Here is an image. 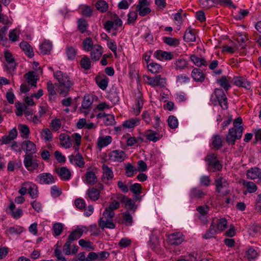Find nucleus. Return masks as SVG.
Returning a JSON list of instances; mask_svg holds the SVG:
<instances>
[{"mask_svg":"<svg viewBox=\"0 0 261 261\" xmlns=\"http://www.w3.org/2000/svg\"><path fill=\"white\" fill-rule=\"evenodd\" d=\"M191 76L193 79L197 82L202 83L205 79V74L199 68H195L191 72Z\"/></svg>","mask_w":261,"mask_h":261,"instance_id":"26","label":"nucleus"},{"mask_svg":"<svg viewBox=\"0 0 261 261\" xmlns=\"http://www.w3.org/2000/svg\"><path fill=\"white\" fill-rule=\"evenodd\" d=\"M176 82L180 84L188 83L190 82V78L185 74H181L176 76Z\"/></svg>","mask_w":261,"mask_h":261,"instance_id":"63","label":"nucleus"},{"mask_svg":"<svg viewBox=\"0 0 261 261\" xmlns=\"http://www.w3.org/2000/svg\"><path fill=\"white\" fill-rule=\"evenodd\" d=\"M214 96L222 109L223 110H227L228 109L227 98L223 90L221 89H216L214 93L211 95V99H212Z\"/></svg>","mask_w":261,"mask_h":261,"instance_id":"6","label":"nucleus"},{"mask_svg":"<svg viewBox=\"0 0 261 261\" xmlns=\"http://www.w3.org/2000/svg\"><path fill=\"white\" fill-rule=\"evenodd\" d=\"M61 145L65 149L70 148L72 145V140L74 142L73 146L75 151H78L81 145L82 136L79 133H74L71 137L65 134L62 133L59 136Z\"/></svg>","mask_w":261,"mask_h":261,"instance_id":"1","label":"nucleus"},{"mask_svg":"<svg viewBox=\"0 0 261 261\" xmlns=\"http://www.w3.org/2000/svg\"><path fill=\"white\" fill-rule=\"evenodd\" d=\"M12 217L15 219H19L23 215L22 210L20 208H16L15 204L11 202L9 206Z\"/></svg>","mask_w":261,"mask_h":261,"instance_id":"29","label":"nucleus"},{"mask_svg":"<svg viewBox=\"0 0 261 261\" xmlns=\"http://www.w3.org/2000/svg\"><path fill=\"white\" fill-rule=\"evenodd\" d=\"M50 126L54 131H58L61 126V121L60 119L56 118L51 120Z\"/></svg>","mask_w":261,"mask_h":261,"instance_id":"64","label":"nucleus"},{"mask_svg":"<svg viewBox=\"0 0 261 261\" xmlns=\"http://www.w3.org/2000/svg\"><path fill=\"white\" fill-rule=\"evenodd\" d=\"M20 32L17 29L11 30L9 33V39L12 42H15L18 40L19 37Z\"/></svg>","mask_w":261,"mask_h":261,"instance_id":"59","label":"nucleus"},{"mask_svg":"<svg viewBox=\"0 0 261 261\" xmlns=\"http://www.w3.org/2000/svg\"><path fill=\"white\" fill-rule=\"evenodd\" d=\"M147 67L149 71L152 73L159 72L162 69V66L156 63H151Z\"/></svg>","mask_w":261,"mask_h":261,"instance_id":"58","label":"nucleus"},{"mask_svg":"<svg viewBox=\"0 0 261 261\" xmlns=\"http://www.w3.org/2000/svg\"><path fill=\"white\" fill-rule=\"evenodd\" d=\"M83 180L85 184L93 186L97 183L98 178L94 171L88 170L83 178Z\"/></svg>","mask_w":261,"mask_h":261,"instance_id":"19","label":"nucleus"},{"mask_svg":"<svg viewBox=\"0 0 261 261\" xmlns=\"http://www.w3.org/2000/svg\"><path fill=\"white\" fill-rule=\"evenodd\" d=\"M5 58L7 63L6 65L7 69L9 71L14 70L15 68L16 64L12 54L8 51H6L5 53Z\"/></svg>","mask_w":261,"mask_h":261,"instance_id":"24","label":"nucleus"},{"mask_svg":"<svg viewBox=\"0 0 261 261\" xmlns=\"http://www.w3.org/2000/svg\"><path fill=\"white\" fill-rule=\"evenodd\" d=\"M55 177L49 172H43L39 174L36 177L35 181L40 185H52L56 182Z\"/></svg>","mask_w":261,"mask_h":261,"instance_id":"8","label":"nucleus"},{"mask_svg":"<svg viewBox=\"0 0 261 261\" xmlns=\"http://www.w3.org/2000/svg\"><path fill=\"white\" fill-rule=\"evenodd\" d=\"M154 57L160 61L170 60L173 58V55L170 52L162 50H156L154 54Z\"/></svg>","mask_w":261,"mask_h":261,"instance_id":"25","label":"nucleus"},{"mask_svg":"<svg viewBox=\"0 0 261 261\" xmlns=\"http://www.w3.org/2000/svg\"><path fill=\"white\" fill-rule=\"evenodd\" d=\"M184 39L187 42H194L196 40V36L192 29L189 28L185 32Z\"/></svg>","mask_w":261,"mask_h":261,"instance_id":"45","label":"nucleus"},{"mask_svg":"<svg viewBox=\"0 0 261 261\" xmlns=\"http://www.w3.org/2000/svg\"><path fill=\"white\" fill-rule=\"evenodd\" d=\"M258 256V252L253 247H250L246 251V256L249 260L256 258Z\"/></svg>","mask_w":261,"mask_h":261,"instance_id":"44","label":"nucleus"},{"mask_svg":"<svg viewBox=\"0 0 261 261\" xmlns=\"http://www.w3.org/2000/svg\"><path fill=\"white\" fill-rule=\"evenodd\" d=\"M231 78L227 76H222L217 80V83L219 85L226 91H227L231 87Z\"/></svg>","mask_w":261,"mask_h":261,"instance_id":"35","label":"nucleus"},{"mask_svg":"<svg viewBox=\"0 0 261 261\" xmlns=\"http://www.w3.org/2000/svg\"><path fill=\"white\" fill-rule=\"evenodd\" d=\"M67 58L69 60H73L75 57L76 54V50L72 46H68L66 50Z\"/></svg>","mask_w":261,"mask_h":261,"instance_id":"60","label":"nucleus"},{"mask_svg":"<svg viewBox=\"0 0 261 261\" xmlns=\"http://www.w3.org/2000/svg\"><path fill=\"white\" fill-rule=\"evenodd\" d=\"M205 160L208 166L212 167L214 172L220 171L222 168V164L218 160L217 155L215 153L208 154Z\"/></svg>","mask_w":261,"mask_h":261,"instance_id":"7","label":"nucleus"},{"mask_svg":"<svg viewBox=\"0 0 261 261\" xmlns=\"http://www.w3.org/2000/svg\"><path fill=\"white\" fill-rule=\"evenodd\" d=\"M222 138L220 135L217 134L213 135L212 138V143L216 150H218L222 147Z\"/></svg>","mask_w":261,"mask_h":261,"instance_id":"40","label":"nucleus"},{"mask_svg":"<svg viewBox=\"0 0 261 261\" xmlns=\"http://www.w3.org/2000/svg\"><path fill=\"white\" fill-rule=\"evenodd\" d=\"M247 177L250 179L258 178L261 181V170L257 167H253L247 171Z\"/></svg>","mask_w":261,"mask_h":261,"instance_id":"27","label":"nucleus"},{"mask_svg":"<svg viewBox=\"0 0 261 261\" xmlns=\"http://www.w3.org/2000/svg\"><path fill=\"white\" fill-rule=\"evenodd\" d=\"M83 49L86 51H90L93 46V42L92 40L89 38L87 37L84 40L83 42Z\"/></svg>","mask_w":261,"mask_h":261,"instance_id":"50","label":"nucleus"},{"mask_svg":"<svg viewBox=\"0 0 261 261\" xmlns=\"http://www.w3.org/2000/svg\"><path fill=\"white\" fill-rule=\"evenodd\" d=\"M112 138L110 136H101L98 138L97 145L98 148H102L112 143Z\"/></svg>","mask_w":261,"mask_h":261,"instance_id":"28","label":"nucleus"},{"mask_svg":"<svg viewBox=\"0 0 261 261\" xmlns=\"http://www.w3.org/2000/svg\"><path fill=\"white\" fill-rule=\"evenodd\" d=\"M205 195V193L201 189L193 188L190 190L189 196L191 198L200 199Z\"/></svg>","mask_w":261,"mask_h":261,"instance_id":"38","label":"nucleus"},{"mask_svg":"<svg viewBox=\"0 0 261 261\" xmlns=\"http://www.w3.org/2000/svg\"><path fill=\"white\" fill-rule=\"evenodd\" d=\"M53 229L54 236H59L63 231V225L60 223H56L54 224Z\"/></svg>","mask_w":261,"mask_h":261,"instance_id":"61","label":"nucleus"},{"mask_svg":"<svg viewBox=\"0 0 261 261\" xmlns=\"http://www.w3.org/2000/svg\"><path fill=\"white\" fill-rule=\"evenodd\" d=\"M81 67L85 69H89L91 67V61L90 59L85 56L81 60Z\"/></svg>","mask_w":261,"mask_h":261,"instance_id":"62","label":"nucleus"},{"mask_svg":"<svg viewBox=\"0 0 261 261\" xmlns=\"http://www.w3.org/2000/svg\"><path fill=\"white\" fill-rule=\"evenodd\" d=\"M119 198L122 202L125 204V206L126 208L134 211L136 208L135 202L130 198L122 195L120 196Z\"/></svg>","mask_w":261,"mask_h":261,"instance_id":"33","label":"nucleus"},{"mask_svg":"<svg viewBox=\"0 0 261 261\" xmlns=\"http://www.w3.org/2000/svg\"><path fill=\"white\" fill-rule=\"evenodd\" d=\"M95 7L98 11L101 13H105L108 11L109 5L106 1L100 0L96 2Z\"/></svg>","mask_w":261,"mask_h":261,"instance_id":"42","label":"nucleus"},{"mask_svg":"<svg viewBox=\"0 0 261 261\" xmlns=\"http://www.w3.org/2000/svg\"><path fill=\"white\" fill-rule=\"evenodd\" d=\"M92 102L93 101L89 95L84 96L83 101L82 103V107L83 109L86 110V111L83 112L85 114H87L88 111L90 109Z\"/></svg>","mask_w":261,"mask_h":261,"instance_id":"41","label":"nucleus"},{"mask_svg":"<svg viewBox=\"0 0 261 261\" xmlns=\"http://www.w3.org/2000/svg\"><path fill=\"white\" fill-rule=\"evenodd\" d=\"M19 46L24 53L29 57L32 58L34 56L33 48L27 41H22L19 44Z\"/></svg>","mask_w":261,"mask_h":261,"instance_id":"32","label":"nucleus"},{"mask_svg":"<svg viewBox=\"0 0 261 261\" xmlns=\"http://www.w3.org/2000/svg\"><path fill=\"white\" fill-rule=\"evenodd\" d=\"M26 78L28 83L31 86H36L37 81L35 79V75L34 72H29L26 73L24 75Z\"/></svg>","mask_w":261,"mask_h":261,"instance_id":"49","label":"nucleus"},{"mask_svg":"<svg viewBox=\"0 0 261 261\" xmlns=\"http://www.w3.org/2000/svg\"><path fill=\"white\" fill-rule=\"evenodd\" d=\"M148 82L147 83L152 86L164 87L166 84V79L164 77H162L160 75H157L154 77H147Z\"/></svg>","mask_w":261,"mask_h":261,"instance_id":"17","label":"nucleus"},{"mask_svg":"<svg viewBox=\"0 0 261 261\" xmlns=\"http://www.w3.org/2000/svg\"><path fill=\"white\" fill-rule=\"evenodd\" d=\"M216 191L222 196L227 195L229 192V184L225 178L220 177L215 180Z\"/></svg>","mask_w":261,"mask_h":261,"instance_id":"4","label":"nucleus"},{"mask_svg":"<svg viewBox=\"0 0 261 261\" xmlns=\"http://www.w3.org/2000/svg\"><path fill=\"white\" fill-rule=\"evenodd\" d=\"M69 162L71 164H75L80 168H83L85 162L82 154L77 152L75 154H71L68 156Z\"/></svg>","mask_w":261,"mask_h":261,"instance_id":"20","label":"nucleus"},{"mask_svg":"<svg viewBox=\"0 0 261 261\" xmlns=\"http://www.w3.org/2000/svg\"><path fill=\"white\" fill-rule=\"evenodd\" d=\"M101 170L102 173L101 179L103 182H107L114 178V175L112 167H110L106 164H103L101 166Z\"/></svg>","mask_w":261,"mask_h":261,"instance_id":"14","label":"nucleus"},{"mask_svg":"<svg viewBox=\"0 0 261 261\" xmlns=\"http://www.w3.org/2000/svg\"><path fill=\"white\" fill-rule=\"evenodd\" d=\"M234 85L249 90L251 88V82L245 76H236L233 78Z\"/></svg>","mask_w":261,"mask_h":261,"instance_id":"16","label":"nucleus"},{"mask_svg":"<svg viewBox=\"0 0 261 261\" xmlns=\"http://www.w3.org/2000/svg\"><path fill=\"white\" fill-rule=\"evenodd\" d=\"M119 206L120 203L119 201L116 200H112V201L110 203L109 206L105 208L103 212H107V214H109V213H112L113 214V216H114V211L118 208Z\"/></svg>","mask_w":261,"mask_h":261,"instance_id":"39","label":"nucleus"},{"mask_svg":"<svg viewBox=\"0 0 261 261\" xmlns=\"http://www.w3.org/2000/svg\"><path fill=\"white\" fill-rule=\"evenodd\" d=\"M18 193L21 195H24L27 193L32 199H36L39 196V191L37 185L31 181H25L21 184Z\"/></svg>","mask_w":261,"mask_h":261,"instance_id":"3","label":"nucleus"},{"mask_svg":"<svg viewBox=\"0 0 261 261\" xmlns=\"http://www.w3.org/2000/svg\"><path fill=\"white\" fill-rule=\"evenodd\" d=\"M243 133L240 129L237 130L234 127H231L229 129L227 134L225 137V140L228 145H234L237 140L240 139L242 136Z\"/></svg>","mask_w":261,"mask_h":261,"instance_id":"9","label":"nucleus"},{"mask_svg":"<svg viewBox=\"0 0 261 261\" xmlns=\"http://www.w3.org/2000/svg\"><path fill=\"white\" fill-rule=\"evenodd\" d=\"M249 14V11L246 9H240L238 11L235 13L234 18L236 20H242L247 16Z\"/></svg>","mask_w":261,"mask_h":261,"instance_id":"55","label":"nucleus"},{"mask_svg":"<svg viewBox=\"0 0 261 261\" xmlns=\"http://www.w3.org/2000/svg\"><path fill=\"white\" fill-rule=\"evenodd\" d=\"M88 199L95 201L97 200L100 197V192L98 189L94 188H90L86 192Z\"/></svg>","mask_w":261,"mask_h":261,"instance_id":"30","label":"nucleus"},{"mask_svg":"<svg viewBox=\"0 0 261 261\" xmlns=\"http://www.w3.org/2000/svg\"><path fill=\"white\" fill-rule=\"evenodd\" d=\"M145 138L149 141L156 142L161 139V136L159 133L149 129L146 132Z\"/></svg>","mask_w":261,"mask_h":261,"instance_id":"36","label":"nucleus"},{"mask_svg":"<svg viewBox=\"0 0 261 261\" xmlns=\"http://www.w3.org/2000/svg\"><path fill=\"white\" fill-rule=\"evenodd\" d=\"M188 61L182 57H179L174 61L175 69L177 70H182L187 68L188 66Z\"/></svg>","mask_w":261,"mask_h":261,"instance_id":"34","label":"nucleus"},{"mask_svg":"<svg viewBox=\"0 0 261 261\" xmlns=\"http://www.w3.org/2000/svg\"><path fill=\"white\" fill-rule=\"evenodd\" d=\"M21 149L25 152V154L33 155L37 151L35 144L28 140L22 142Z\"/></svg>","mask_w":261,"mask_h":261,"instance_id":"15","label":"nucleus"},{"mask_svg":"<svg viewBox=\"0 0 261 261\" xmlns=\"http://www.w3.org/2000/svg\"><path fill=\"white\" fill-rule=\"evenodd\" d=\"M113 214L107 212H103L102 217H100L99 220V225L102 228H105L109 229H114L115 228V225L113 222Z\"/></svg>","mask_w":261,"mask_h":261,"instance_id":"5","label":"nucleus"},{"mask_svg":"<svg viewBox=\"0 0 261 261\" xmlns=\"http://www.w3.org/2000/svg\"><path fill=\"white\" fill-rule=\"evenodd\" d=\"M168 124L170 128L172 129L176 128L178 126V121L177 118L173 116H169L167 120Z\"/></svg>","mask_w":261,"mask_h":261,"instance_id":"53","label":"nucleus"},{"mask_svg":"<svg viewBox=\"0 0 261 261\" xmlns=\"http://www.w3.org/2000/svg\"><path fill=\"white\" fill-rule=\"evenodd\" d=\"M247 191L250 193H254L257 190V186L252 181H246L243 183Z\"/></svg>","mask_w":261,"mask_h":261,"instance_id":"56","label":"nucleus"},{"mask_svg":"<svg viewBox=\"0 0 261 261\" xmlns=\"http://www.w3.org/2000/svg\"><path fill=\"white\" fill-rule=\"evenodd\" d=\"M90 51L91 59L95 61H97L100 59L103 53V49L100 45L98 44H95Z\"/></svg>","mask_w":261,"mask_h":261,"instance_id":"23","label":"nucleus"},{"mask_svg":"<svg viewBox=\"0 0 261 261\" xmlns=\"http://www.w3.org/2000/svg\"><path fill=\"white\" fill-rule=\"evenodd\" d=\"M139 118L135 117L124 121L122 123V126L124 128H133L140 124Z\"/></svg>","mask_w":261,"mask_h":261,"instance_id":"31","label":"nucleus"},{"mask_svg":"<svg viewBox=\"0 0 261 261\" xmlns=\"http://www.w3.org/2000/svg\"><path fill=\"white\" fill-rule=\"evenodd\" d=\"M184 240L183 234L179 232L170 234L168 237V242L172 245H178Z\"/></svg>","mask_w":261,"mask_h":261,"instance_id":"21","label":"nucleus"},{"mask_svg":"<svg viewBox=\"0 0 261 261\" xmlns=\"http://www.w3.org/2000/svg\"><path fill=\"white\" fill-rule=\"evenodd\" d=\"M212 223L218 233L224 231L227 226V221L225 218H215L213 220Z\"/></svg>","mask_w":261,"mask_h":261,"instance_id":"18","label":"nucleus"},{"mask_svg":"<svg viewBox=\"0 0 261 261\" xmlns=\"http://www.w3.org/2000/svg\"><path fill=\"white\" fill-rule=\"evenodd\" d=\"M191 61L197 66L200 67L202 65H206V62L203 58H199L196 56L193 55L190 57Z\"/></svg>","mask_w":261,"mask_h":261,"instance_id":"43","label":"nucleus"},{"mask_svg":"<svg viewBox=\"0 0 261 261\" xmlns=\"http://www.w3.org/2000/svg\"><path fill=\"white\" fill-rule=\"evenodd\" d=\"M41 138L45 141H49L53 138V134L49 129L46 128L42 129L40 132Z\"/></svg>","mask_w":261,"mask_h":261,"instance_id":"48","label":"nucleus"},{"mask_svg":"<svg viewBox=\"0 0 261 261\" xmlns=\"http://www.w3.org/2000/svg\"><path fill=\"white\" fill-rule=\"evenodd\" d=\"M56 172L62 180H69L71 178V171L66 167H62L57 169Z\"/></svg>","mask_w":261,"mask_h":261,"instance_id":"22","label":"nucleus"},{"mask_svg":"<svg viewBox=\"0 0 261 261\" xmlns=\"http://www.w3.org/2000/svg\"><path fill=\"white\" fill-rule=\"evenodd\" d=\"M88 231V227L86 226H78L72 231L68 236V239L71 241L79 239L83 234H86Z\"/></svg>","mask_w":261,"mask_h":261,"instance_id":"13","label":"nucleus"},{"mask_svg":"<svg viewBox=\"0 0 261 261\" xmlns=\"http://www.w3.org/2000/svg\"><path fill=\"white\" fill-rule=\"evenodd\" d=\"M79 244L81 247L89 250H93L95 249L93 243L89 241L81 239L79 241Z\"/></svg>","mask_w":261,"mask_h":261,"instance_id":"52","label":"nucleus"},{"mask_svg":"<svg viewBox=\"0 0 261 261\" xmlns=\"http://www.w3.org/2000/svg\"><path fill=\"white\" fill-rule=\"evenodd\" d=\"M137 10L141 16H144L151 12L149 8V2L147 0H139L137 5Z\"/></svg>","mask_w":261,"mask_h":261,"instance_id":"12","label":"nucleus"},{"mask_svg":"<svg viewBox=\"0 0 261 261\" xmlns=\"http://www.w3.org/2000/svg\"><path fill=\"white\" fill-rule=\"evenodd\" d=\"M54 76L59 82V87L64 89L61 90L60 94L63 96H66L74 85V81L66 73L61 71L55 72Z\"/></svg>","mask_w":261,"mask_h":261,"instance_id":"2","label":"nucleus"},{"mask_svg":"<svg viewBox=\"0 0 261 261\" xmlns=\"http://www.w3.org/2000/svg\"><path fill=\"white\" fill-rule=\"evenodd\" d=\"M163 41L166 44L171 46H175L179 44L178 39L175 38L164 37L163 38Z\"/></svg>","mask_w":261,"mask_h":261,"instance_id":"47","label":"nucleus"},{"mask_svg":"<svg viewBox=\"0 0 261 261\" xmlns=\"http://www.w3.org/2000/svg\"><path fill=\"white\" fill-rule=\"evenodd\" d=\"M32 155L29 154H25L23 160V165L25 168L31 172L33 171L39 166V161L34 159Z\"/></svg>","mask_w":261,"mask_h":261,"instance_id":"10","label":"nucleus"},{"mask_svg":"<svg viewBox=\"0 0 261 261\" xmlns=\"http://www.w3.org/2000/svg\"><path fill=\"white\" fill-rule=\"evenodd\" d=\"M18 129L21 133V136L23 138H28L30 134L29 127L24 124H20L18 126Z\"/></svg>","mask_w":261,"mask_h":261,"instance_id":"57","label":"nucleus"},{"mask_svg":"<svg viewBox=\"0 0 261 261\" xmlns=\"http://www.w3.org/2000/svg\"><path fill=\"white\" fill-rule=\"evenodd\" d=\"M109 160L113 162H122L126 157V153L121 150L111 151L108 154Z\"/></svg>","mask_w":261,"mask_h":261,"instance_id":"11","label":"nucleus"},{"mask_svg":"<svg viewBox=\"0 0 261 261\" xmlns=\"http://www.w3.org/2000/svg\"><path fill=\"white\" fill-rule=\"evenodd\" d=\"M52 47L53 44L49 40H44L39 46L41 53L44 55L49 54Z\"/></svg>","mask_w":261,"mask_h":261,"instance_id":"37","label":"nucleus"},{"mask_svg":"<svg viewBox=\"0 0 261 261\" xmlns=\"http://www.w3.org/2000/svg\"><path fill=\"white\" fill-rule=\"evenodd\" d=\"M218 232L215 226L211 223L208 230L203 234V237L205 239H209L213 237Z\"/></svg>","mask_w":261,"mask_h":261,"instance_id":"46","label":"nucleus"},{"mask_svg":"<svg viewBox=\"0 0 261 261\" xmlns=\"http://www.w3.org/2000/svg\"><path fill=\"white\" fill-rule=\"evenodd\" d=\"M88 27V23L85 19L83 18H80L78 20L77 28L80 32L83 33L86 32Z\"/></svg>","mask_w":261,"mask_h":261,"instance_id":"51","label":"nucleus"},{"mask_svg":"<svg viewBox=\"0 0 261 261\" xmlns=\"http://www.w3.org/2000/svg\"><path fill=\"white\" fill-rule=\"evenodd\" d=\"M79 9L81 11L82 15L90 17L92 14V11L91 8L87 5H81L79 6Z\"/></svg>","mask_w":261,"mask_h":261,"instance_id":"54","label":"nucleus"}]
</instances>
